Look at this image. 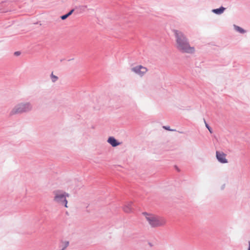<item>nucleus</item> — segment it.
<instances>
[{
    "label": "nucleus",
    "instance_id": "obj_2",
    "mask_svg": "<svg viewBox=\"0 0 250 250\" xmlns=\"http://www.w3.org/2000/svg\"><path fill=\"white\" fill-rule=\"evenodd\" d=\"M143 215L145 217L148 225L151 228H157L162 227L166 224V219L163 217L146 212H143Z\"/></svg>",
    "mask_w": 250,
    "mask_h": 250
},
{
    "label": "nucleus",
    "instance_id": "obj_3",
    "mask_svg": "<svg viewBox=\"0 0 250 250\" xmlns=\"http://www.w3.org/2000/svg\"><path fill=\"white\" fill-rule=\"evenodd\" d=\"M33 105L30 102L20 103L16 104L10 112V115L28 112L32 110Z\"/></svg>",
    "mask_w": 250,
    "mask_h": 250
},
{
    "label": "nucleus",
    "instance_id": "obj_10",
    "mask_svg": "<svg viewBox=\"0 0 250 250\" xmlns=\"http://www.w3.org/2000/svg\"><path fill=\"white\" fill-rule=\"evenodd\" d=\"M234 29L237 32L241 34H244L246 32V31L242 27L237 26L236 25H233Z\"/></svg>",
    "mask_w": 250,
    "mask_h": 250
},
{
    "label": "nucleus",
    "instance_id": "obj_1",
    "mask_svg": "<svg viewBox=\"0 0 250 250\" xmlns=\"http://www.w3.org/2000/svg\"><path fill=\"white\" fill-rule=\"evenodd\" d=\"M174 35L176 38V47L178 50L182 53H194V47L190 46L187 38L182 32L175 30Z\"/></svg>",
    "mask_w": 250,
    "mask_h": 250
},
{
    "label": "nucleus",
    "instance_id": "obj_14",
    "mask_svg": "<svg viewBox=\"0 0 250 250\" xmlns=\"http://www.w3.org/2000/svg\"><path fill=\"white\" fill-rule=\"evenodd\" d=\"M67 17H68L67 16V14H65V15L62 16L61 18L62 20H64L66 19Z\"/></svg>",
    "mask_w": 250,
    "mask_h": 250
},
{
    "label": "nucleus",
    "instance_id": "obj_17",
    "mask_svg": "<svg viewBox=\"0 0 250 250\" xmlns=\"http://www.w3.org/2000/svg\"><path fill=\"white\" fill-rule=\"evenodd\" d=\"M20 54V52L17 51V52H15V55H16L17 56L19 55Z\"/></svg>",
    "mask_w": 250,
    "mask_h": 250
},
{
    "label": "nucleus",
    "instance_id": "obj_11",
    "mask_svg": "<svg viewBox=\"0 0 250 250\" xmlns=\"http://www.w3.org/2000/svg\"><path fill=\"white\" fill-rule=\"evenodd\" d=\"M50 78L52 82L53 83L56 82L58 80V77L54 75L53 73H51Z\"/></svg>",
    "mask_w": 250,
    "mask_h": 250
},
{
    "label": "nucleus",
    "instance_id": "obj_12",
    "mask_svg": "<svg viewBox=\"0 0 250 250\" xmlns=\"http://www.w3.org/2000/svg\"><path fill=\"white\" fill-rule=\"evenodd\" d=\"M63 243H64V246H63L61 250H65V249L68 247V246L69 245L68 241H65Z\"/></svg>",
    "mask_w": 250,
    "mask_h": 250
},
{
    "label": "nucleus",
    "instance_id": "obj_13",
    "mask_svg": "<svg viewBox=\"0 0 250 250\" xmlns=\"http://www.w3.org/2000/svg\"><path fill=\"white\" fill-rule=\"evenodd\" d=\"M205 124H206V127L208 129V130H209V131L210 132V133H212V131H211V128L210 127V126L208 125L205 122Z\"/></svg>",
    "mask_w": 250,
    "mask_h": 250
},
{
    "label": "nucleus",
    "instance_id": "obj_8",
    "mask_svg": "<svg viewBox=\"0 0 250 250\" xmlns=\"http://www.w3.org/2000/svg\"><path fill=\"white\" fill-rule=\"evenodd\" d=\"M107 142L113 147L117 146L120 144L114 137H109Z\"/></svg>",
    "mask_w": 250,
    "mask_h": 250
},
{
    "label": "nucleus",
    "instance_id": "obj_5",
    "mask_svg": "<svg viewBox=\"0 0 250 250\" xmlns=\"http://www.w3.org/2000/svg\"><path fill=\"white\" fill-rule=\"evenodd\" d=\"M131 70L132 72L140 77L143 76L148 70L146 67L141 65L133 66L131 68Z\"/></svg>",
    "mask_w": 250,
    "mask_h": 250
},
{
    "label": "nucleus",
    "instance_id": "obj_9",
    "mask_svg": "<svg viewBox=\"0 0 250 250\" xmlns=\"http://www.w3.org/2000/svg\"><path fill=\"white\" fill-rule=\"evenodd\" d=\"M226 8L223 6H221L219 8L214 9L212 10V12L217 15H221L224 13Z\"/></svg>",
    "mask_w": 250,
    "mask_h": 250
},
{
    "label": "nucleus",
    "instance_id": "obj_18",
    "mask_svg": "<svg viewBox=\"0 0 250 250\" xmlns=\"http://www.w3.org/2000/svg\"><path fill=\"white\" fill-rule=\"evenodd\" d=\"M249 247L248 250H250V242H249Z\"/></svg>",
    "mask_w": 250,
    "mask_h": 250
},
{
    "label": "nucleus",
    "instance_id": "obj_7",
    "mask_svg": "<svg viewBox=\"0 0 250 250\" xmlns=\"http://www.w3.org/2000/svg\"><path fill=\"white\" fill-rule=\"evenodd\" d=\"M133 203L132 202H127L124 206L123 209L126 213H130L133 211Z\"/></svg>",
    "mask_w": 250,
    "mask_h": 250
},
{
    "label": "nucleus",
    "instance_id": "obj_4",
    "mask_svg": "<svg viewBox=\"0 0 250 250\" xmlns=\"http://www.w3.org/2000/svg\"><path fill=\"white\" fill-rule=\"evenodd\" d=\"M53 193L54 195V201L61 205H63L65 208H67L66 198L69 197V194L62 190H55Z\"/></svg>",
    "mask_w": 250,
    "mask_h": 250
},
{
    "label": "nucleus",
    "instance_id": "obj_15",
    "mask_svg": "<svg viewBox=\"0 0 250 250\" xmlns=\"http://www.w3.org/2000/svg\"><path fill=\"white\" fill-rule=\"evenodd\" d=\"M74 12V9L71 10L70 12H69L67 14V16L69 17L70 15H71L72 13Z\"/></svg>",
    "mask_w": 250,
    "mask_h": 250
},
{
    "label": "nucleus",
    "instance_id": "obj_6",
    "mask_svg": "<svg viewBox=\"0 0 250 250\" xmlns=\"http://www.w3.org/2000/svg\"><path fill=\"white\" fill-rule=\"evenodd\" d=\"M226 156V154L222 151H216V158L221 163L226 164L228 162Z\"/></svg>",
    "mask_w": 250,
    "mask_h": 250
},
{
    "label": "nucleus",
    "instance_id": "obj_16",
    "mask_svg": "<svg viewBox=\"0 0 250 250\" xmlns=\"http://www.w3.org/2000/svg\"><path fill=\"white\" fill-rule=\"evenodd\" d=\"M163 127L167 130H172V129H170V127L168 126H164Z\"/></svg>",
    "mask_w": 250,
    "mask_h": 250
}]
</instances>
